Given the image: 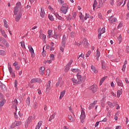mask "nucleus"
<instances>
[{
    "label": "nucleus",
    "mask_w": 129,
    "mask_h": 129,
    "mask_svg": "<svg viewBox=\"0 0 129 129\" xmlns=\"http://www.w3.org/2000/svg\"><path fill=\"white\" fill-rule=\"evenodd\" d=\"M97 6V2H96V0H95L94 3L93 5V10L94 11H95V8H96Z\"/></svg>",
    "instance_id": "obj_30"
},
{
    "label": "nucleus",
    "mask_w": 129,
    "mask_h": 129,
    "mask_svg": "<svg viewBox=\"0 0 129 129\" xmlns=\"http://www.w3.org/2000/svg\"><path fill=\"white\" fill-rule=\"evenodd\" d=\"M102 69L105 70L106 69V67L105 66V63L104 62V61L102 60Z\"/></svg>",
    "instance_id": "obj_27"
},
{
    "label": "nucleus",
    "mask_w": 129,
    "mask_h": 129,
    "mask_svg": "<svg viewBox=\"0 0 129 129\" xmlns=\"http://www.w3.org/2000/svg\"><path fill=\"white\" fill-rule=\"evenodd\" d=\"M58 3L60 4V5H63V4H64V1L62 0H58Z\"/></svg>",
    "instance_id": "obj_58"
},
{
    "label": "nucleus",
    "mask_w": 129,
    "mask_h": 129,
    "mask_svg": "<svg viewBox=\"0 0 129 129\" xmlns=\"http://www.w3.org/2000/svg\"><path fill=\"white\" fill-rule=\"evenodd\" d=\"M3 44H4V45H5V46L6 47H9V43L6 41V39H4V40H3V41H2Z\"/></svg>",
    "instance_id": "obj_23"
},
{
    "label": "nucleus",
    "mask_w": 129,
    "mask_h": 129,
    "mask_svg": "<svg viewBox=\"0 0 129 129\" xmlns=\"http://www.w3.org/2000/svg\"><path fill=\"white\" fill-rule=\"evenodd\" d=\"M4 104H5V101H2L0 102V107H2V106H4Z\"/></svg>",
    "instance_id": "obj_48"
},
{
    "label": "nucleus",
    "mask_w": 129,
    "mask_h": 129,
    "mask_svg": "<svg viewBox=\"0 0 129 129\" xmlns=\"http://www.w3.org/2000/svg\"><path fill=\"white\" fill-rule=\"evenodd\" d=\"M70 36H71V38H74V37H75V36H76L75 33L72 32L70 33Z\"/></svg>",
    "instance_id": "obj_43"
},
{
    "label": "nucleus",
    "mask_w": 129,
    "mask_h": 129,
    "mask_svg": "<svg viewBox=\"0 0 129 129\" xmlns=\"http://www.w3.org/2000/svg\"><path fill=\"white\" fill-rule=\"evenodd\" d=\"M123 3V0H121L119 2V3L117 4V6L119 7V6H121V5H122Z\"/></svg>",
    "instance_id": "obj_44"
},
{
    "label": "nucleus",
    "mask_w": 129,
    "mask_h": 129,
    "mask_svg": "<svg viewBox=\"0 0 129 129\" xmlns=\"http://www.w3.org/2000/svg\"><path fill=\"white\" fill-rule=\"evenodd\" d=\"M42 123H43V122L42 121H39L37 126H39V127H41V125H42Z\"/></svg>",
    "instance_id": "obj_51"
},
{
    "label": "nucleus",
    "mask_w": 129,
    "mask_h": 129,
    "mask_svg": "<svg viewBox=\"0 0 129 129\" xmlns=\"http://www.w3.org/2000/svg\"><path fill=\"white\" fill-rule=\"evenodd\" d=\"M77 79H75V78L72 79L73 83H75L76 84H81L82 82H84L85 80H86V76L82 77L81 75L78 74L77 75Z\"/></svg>",
    "instance_id": "obj_1"
},
{
    "label": "nucleus",
    "mask_w": 129,
    "mask_h": 129,
    "mask_svg": "<svg viewBox=\"0 0 129 129\" xmlns=\"http://www.w3.org/2000/svg\"><path fill=\"white\" fill-rule=\"evenodd\" d=\"M31 100V98H30V97H28V98L26 99V103L27 104H28V105H31V102H30Z\"/></svg>",
    "instance_id": "obj_24"
},
{
    "label": "nucleus",
    "mask_w": 129,
    "mask_h": 129,
    "mask_svg": "<svg viewBox=\"0 0 129 129\" xmlns=\"http://www.w3.org/2000/svg\"><path fill=\"white\" fill-rule=\"evenodd\" d=\"M106 78H107V77H104L101 79L99 83L100 86L102 85V83H103V82L106 79Z\"/></svg>",
    "instance_id": "obj_21"
},
{
    "label": "nucleus",
    "mask_w": 129,
    "mask_h": 129,
    "mask_svg": "<svg viewBox=\"0 0 129 129\" xmlns=\"http://www.w3.org/2000/svg\"><path fill=\"white\" fill-rule=\"evenodd\" d=\"M68 118L70 119V122H74L75 121V119L72 117L71 115H68Z\"/></svg>",
    "instance_id": "obj_18"
},
{
    "label": "nucleus",
    "mask_w": 129,
    "mask_h": 129,
    "mask_svg": "<svg viewBox=\"0 0 129 129\" xmlns=\"http://www.w3.org/2000/svg\"><path fill=\"white\" fill-rule=\"evenodd\" d=\"M33 107L35 109H36V108H38V103L34 102Z\"/></svg>",
    "instance_id": "obj_42"
},
{
    "label": "nucleus",
    "mask_w": 129,
    "mask_h": 129,
    "mask_svg": "<svg viewBox=\"0 0 129 129\" xmlns=\"http://www.w3.org/2000/svg\"><path fill=\"white\" fill-rule=\"evenodd\" d=\"M64 95H65V90L62 91L60 93V97H59V99H62V98H63V96H64Z\"/></svg>",
    "instance_id": "obj_25"
},
{
    "label": "nucleus",
    "mask_w": 129,
    "mask_h": 129,
    "mask_svg": "<svg viewBox=\"0 0 129 129\" xmlns=\"http://www.w3.org/2000/svg\"><path fill=\"white\" fill-rule=\"evenodd\" d=\"M90 89H91V90H92V91H93V92H94V93L95 92H96V91L97 90V88H96V86H95L94 85L91 86Z\"/></svg>",
    "instance_id": "obj_15"
},
{
    "label": "nucleus",
    "mask_w": 129,
    "mask_h": 129,
    "mask_svg": "<svg viewBox=\"0 0 129 129\" xmlns=\"http://www.w3.org/2000/svg\"><path fill=\"white\" fill-rule=\"evenodd\" d=\"M55 118V113L51 115V116L49 117V121H52V119H54Z\"/></svg>",
    "instance_id": "obj_29"
},
{
    "label": "nucleus",
    "mask_w": 129,
    "mask_h": 129,
    "mask_svg": "<svg viewBox=\"0 0 129 129\" xmlns=\"http://www.w3.org/2000/svg\"><path fill=\"white\" fill-rule=\"evenodd\" d=\"M109 3L111 6H113V0H110Z\"/></svg>",
    "instance_id": "obj_63"
},
{
    "label": "nucleus",
    "mask_w": 129,
    "mask_h": 129,
    "mask_svg": "<svg viewBox=\"0 0 129 129\" xmlns=\"http://www.w3.org/2000/svg\"><path fill=\"white\" fill-rule=\"evenodd\" d=\"M116 82H117V85L118 86H123V84H122V82L121 80H119V78H116Z\"/></svg>",
    "instance_id": "obj_11"
},
{
    "label": "nucleus",
    "mask_w": 129,
    "mask_h": 129,
    "mask_svg": "<svg viewBox=\"0 0 129 129\" xmlns=\"http://www.w3.org/2000/svg\"><path fill=\"white\" fill-rule=\"evenodd\" d=\"M22 124V122L20 121H15L13 123H12L11 125V128H15L16 126H19Z\"/></svg>",
    "instance_id": "obj_2"
},
{
    "label": "nucleus",
    "mask_w": 129,
    "mask_h": 129,
    "mask_svg": "<svg viewBox=\"0 0 129 129\" xmlns=\"http://www.w3.org/2000/svg\"><path fill=\"white\" fill-rule=\"evenodd\" d=\"M40 16L42 18H44L45 16V10L43 8H41Z\"/></svg>",
    "instance_id": "obj_17"
},
{
    "label": "nucleus",
    "mask_w": 129,
    "mask_h": 129,
    "mask_svg": "<svg viewBox=\"0 0 129 129\" xmlns=\"http://www.w3.org/2000/svg\"><path fill=\"white\" fill-rule=\"evenodd\" d=\"M73 62V60L71 59L69 63L67 65V67L64 70V71H66V72H67V71L70 70V68L71 67V64H72Z\"/></svg>",
    "instance_id": "obj_7"
},
{
    "label": "nucleus",
    "mask_w": 129,
    "mask_h": 129,
    "mask_svg": "<svg viewBox=\"0 0 129 129\" xmlns=\"http://www.w3.org/2000/svg\"><path fill=\"white\" fill-rule=\"evenodd\" d=\"M50 57L51 60H55V55L53 54H50Z\"/></svg>",
    "instance_id": "obj_40"
},
{
    "label": "nucleus",
    "mask_w": 129,
    "mask_h": 129,
    "mask_svg": "<svg viewBox=\"0 0 129 129\" xmlns=\"http://www.w3.org/2000/svg\"><path fill=\"white\" fill-rule=\"evenodd\" d=\"M15 8H17V9H20L21 8V2H18L16 4Z\"/></svg>",
    "instance_id": "obj_36"
},
{
    "label": "nucleus",
    "mask_w": 129,
    "mask_h": 129,
    "mask_svg": "<svg viewBox=\"0 0 129 129\" xmlns=\"http://www.w3.org/2000/svg\"><path fill=\"white\" fill-rule=\"evenodd\" d=\"M0 55L5 56V55H6V51L4 50H0Z\"/></svg>",
    "instance_id": "obj_31"
},
{
    "label": "nucleus",
    "mask_w": 129,
    "mask_h": 129,
    "mask_svg": "<svg viewBox=\"0 0 129 129\" xmlns=\"http://www.w3.org/2000/svg\"><path fill=\"white\" fill-rule=\"evenodd\" d=\"M46 91H50L51 90V81H48L46 85Z\"/></svg>",
    "instance_id": "obj_12"
},
{
    "label": "nucleus",
    "mask_w": 129,
    "mask_h": 129,
    "mask_svg": "<svg viewBox=\"0 0 129 129\" xmlns=\"http://www.w3.org/2000/svg\"><path fill=\"white\" fill-rule=\"evenodd\" d=\"M122 94V89H120V90H118L117 92V97H119L120 95Z\"/></svg>",
    "instance_id": "obj_22"
},
{
    "label": "nucleus",
    "mask_w": 129,
    "mask_h": 129,
    "mask_svg": "<svg viewBox=\"0 0 129 129\" xmlns=\"http://www.w3.org/2000/svg\"><path fill=\"white\" fill-rule=\"evenodd\" d=\"M42 56L46 57V51H44V47L43 48Z\"/></svg>",
    "instance_id": "obj_53"
},
{
    "label": "nucleus",
    "mask_w": 129,
    "mask_h": 129,
    "mask_svg": "<svg viewBox=\"0 0 129 129\" xmlns=\"http://www.w3.org/2000/svg\"><path fill=\"white\" fill-rule=\"evenodd\" d=\"M91 69L92 70V72H94V73H97V70H96V69H95L94 66L92 65L91 66Z\"/></svg>",
    "instance_id": "obj_19"
},
{
    "label": "nucleus",
    "mask_w": 129,
    "mask_h": 129,
    "mask_svg": "<svg viewBox=\"0 0 129 129\" xmlns=\"http://www.w3.org/2000/svg\"><path fill=\"white\" fill-rule=\"evenodd\" d=\"M61 42L66 43V36L64 35V34L63 35L62 39L61 40Z\"/></svg>",
    "instance_id": "obj_38"
},
{
    "label": "nucleus",
    "mask_w": 129,
    "mask_h": 129,
    "mask_svg": "<svg viewBox=\"0 0 129 129\" xmlns=\"http://www.w3.org/2000/svg\"><path fill=\"white\" fill-rule=\"evenodd\" d=\"M18 12H19V8H18L17 7H15L14 8V15L15 16L17 15V13H18Z\"/></svg>",
    "instance_id": "obj_32"
},
{
    "label": "nucleus",
    "mask_w": 129,
    "mask_h": 129,
    "mask_svg": "<svg viewBox=\"0 0 129 129\" xmlns=\"http://www.w3.org/2000/svg\"><path fill=\"white\" fill-rule=\"evenodd\" d=\"M107 104H108V105L109 106V107H111V108H112V103H111V102L108 101V102H107Z\"/></svg>",
    "instance_id": "obj_47"
},
{
    "label": "nucleus",
    "mask_w": 129,
    "mask_h": 129,
    "mask_svg": "<svg viewBox=\"0 0 129 129\" xmlns=\"http://www.w3.org/2000/svg\"><path fill=\"white\" fill-rule=\"evenodd\" d=\"M8 69H9V71L10 73H12V67H11V66L8 67Z\"/></svg>",
    "instance_id": "obj_55"
},
{
    "label": "nucleus",
    "mask_w": 129,
    "mask_h": 129,
    "mask_svg": "<svg viewBox=\"0 0 129 129\" xmlns=\"http://www.w3.org/2000/svg\"><path fill=\"white\" fill-rule=\"evenodd\" d=\"M125 68H126V66L125 64H123L122 68V71L124 72L125 71Z\"/></svg>",
    "instance_id": "obj_49"
},
{
    "label": "nucleus",
    "mask_w": 129,
    "mask_h": 129,
    "mask_svg": "<svg viewBox=\"0 0 129 129\" xmlns=\"http://www.w3.org/2000/svg\"><path fill=\"white\" fill-rule=\"evenodd\" d=\"M103 5V3H102V0H99V6H98V8H100V7L102 6Z\"/></svg>",
    "instance_id": "obj_39"
},
{
    "label": "nucleus",
    "mask_w": 129,
    "mask_h": 129,
    "mask_svg": "<svg viewBox=\"0 0 129 129\" xmlns=\"http://www.w3.org/2000/svg\"><path fill=\"white\" fill-rule=\"evenodd\" d=\"M67 11H68V6H64L60 8V11L62 14H66Z\"/></svg>",
    "instance_id": "obj_4"
},
{
    "label": "nucleus",
    "mask_w": 129,
    "mask_h": 129,
    "mask_svg": "<svg viewBox=\"0 0 129 129\" xmlns=\"http://www.w3.org/2000/svg\"><path fill=\"white\" fill-rule=\"evenodd\" d=\"M66 19H67V21H69V20L71 21V19H72V18H71V15L69 14V15L67 16V17Z\"/></svg>",
    "instance_id": "obj_45"
},
{
    "label": "nucleus",
    "mask_w": 129,
    "mask_h": 129,
    "mask_svg": "<svg viewBox=\"0 0 129 129\" xmlns=\"http://www.w3.org/2000/svg\"><path fill=\"white\" fill-rule=\"evenodd\" d=\"M62 46L63 48H65V46H66V42H61Z\"/></svg>",
    "instance_id": "obj_60"
},
{
    "label": "nucleus",
    "mask_w": 129,
    "mask_h": 129,
    "mask_svg": "<svg viewBox=\"0 0 129 129\" xmlns=\"http://www.w3.org/2000/svg\"><path fill=\"white\" fill-rule=\"evenodd\" d=\"M0 85L3 91H6V90H7V87L6 86V85L3 84V83H1Z\"/></svg>",
    "instance_id": "obj_16"
},
{
    "label": "nucleus",
    "mask_w": 129,
    "mask_h": 129,
    "mask_svg": "<svg viewBox=\"0 0 129 129\" xmlns=\"http://www.w3.org/2000/svg\"><path fill=\"white\" fill-rule=\"evenodd\" d=\"M113 17V16H111L109 18V22L111 23L112 24V23H114V22H116L117 20L116 19V18H112Z\"/></svg>",
    "instance_id": "obj_9"
},
{
    "label": "nucleus",
    "mask_w": 129,
    "mask_h": 129,
    "mask_svg": "<svg viewBox=\"0 0 129 129\" xmlns=\"http://www.w3.org/2000/svg\"><path fill=\"white\" fill-rule=\"evenodd\" d=\"M97 60H98L99 56H100V52L99 51V49L97 50V53L96 54Z\"/></svg>",
    "instance_id": "obj_26"
},
{
    "label": "nucleus",
    "mask_w": 129,
    "mask_h": 129,
    "mask_svg": "<svg viewBox=\"0 0 129 129\" xmlns=\"http://www.w3.org/2000/svg\"><path fill=\"white\" fill-rule=\"evenodd\" d=\"M52 30H48V34L49 35V36H51V34H52Z\"/></svg>",
    "instance_id": "obj_57"
},
{
    "label": "nucleus",
    "mask_w": 129,
    "mask_h": 129,
    "mask_svg": "<svg viewBox=\"0 0 129 129\" xmlns=\"http://www.w3.org/2000/svg\"><path fill=\"white\" fill-rule=\"evenodd\" d=\"M85 113L84 112V110H82L81 115H80V118L81 119V122L83 123L84 122V119H85Z\"/></svg>",
    "instance_id": "obj_3"
},
{
    "label": "nucleus",
    "mask_w": 129,
    "mask_h": 129,
    "mask_svg": "<svg viewBox=\"0 0 129 129\" xmlns=\"http://www.w3.org/2000/svg\"><path fill=\"white\" fill-rule=\"evenodd\" d=\"M97 103V100H95L93 103L90 104L89 106V109H91L92 108H93L94 106H95V105Z\"/></svg>",
    "instance_id": "obj_10"
},
{
    "label": "nucleus",
    "mask_w": 129,
    "mask_h": 129,
    "mask_svg": "<svg viewBox=\"0 0 129 129\" xmlns=\"http://www.w3.org/2000/svg\"><path fill=\"white\" fill-rule=\"evenodd\" d=\"M84 42V46L85 48H88V46H89V43H88V41H87V39H83Z\"/></svg>",
    "instance_id": "obj_13"
},
{
    "label": "nucleus",
    "mask_w": 129,
    "mask_h": 129,
    "mask_svg": "<svg viewBox=\"0 0 129 129\" xmlns=\"http://www.w3.org/2000/svg\"><path fill=\"white\" fill-rule=\"evenodd\" d=\"M21 18H22V13H19V15L16 16L15 21H16V22H19L21 19Z\"/></svg>",
    "instance_id": "obj_14"
},
{
    "label": "nucleus",
    "mask_w": 129,
    "mask_h": 129,
    "mask_svg": "<svg viewBox=\"0 0 129 129\" xmlns=\"http://www.w3.org/2000/svg\"><path fill=\"white\" fill-rule=\"evenodd\" d=\"M101 35H102V33L101 32L98 34V39H101Z\"/></svg>",
    "instance_id": "obj_61"
},
{
    "label": "nucleus",
    "mask_w": 129,
    "mask_h": 129,
    "mask_svg": "<svg viewBox=\"0 0 129 129\" xmlns=\"http://www.w3.org/2000/svg\"><path fill=\"white\" fill-rule=\"evenodd\" d=\"M0 31L1 32L3 37L4 38H7V34H6V32H5V30H3V29L1 28L0 29Z\"/></svg>",
    "instance_id": "obj_20"
},
{
    "label": "nucleus",
    "mask_w": 129,
    "mask_h": 129,
    "mask_svg": "<svg viewBox=\"0 0 129 129\" xmlns=\"http://www.w3.org/2000/svg\"><path fill=\"white\" fill-rule=\"evenodd\" d=\"M28 48L29 49L30 53H31V57L34 58V57H35V54H34L35 52H34V49H33V47H32L31 45H29L28 46Z\"/></svg>",
    "instance_id": "obj_8"
},
{
    "label": "nucleus",
    "mask_w": 129,
    "mask_h": 129,
    "mask_svg": "<svg viewBox=\"0 0 129 129\" xmlns=\"http://www.w3.org/2000/svg\"><path fill=\"white\" fill-rule=\"evenodd\" d=\"M56 18L58 19V20H60L61 21H64V19H63L61 16H59V15H56L55 16Z\"/></svg>",
    "instance_id": "obj_35"
},
{
    "label": "nucleus",
    "mask_w": 129,
    "mask_h": 129,
    "mask_svg": "<svg viewBox=\"0 0 129 129\" xmlns=\"http://www.w3.org/2000/svg\"><path fill=\"white\" fill-rule=\"evenodd\" d=\"M14 83H15V87L17 88V87H18V81L17 80H15Z\"/></svg>",
    "instance_id": "obj_54"
},
{
    "label": "nucleus",
    "mask_w": 129,
    "mask_h": 129,
    "mask_svg": "<svg viewBox=\"0 0 129 129\" xmlns=\"http://www.w3.org/2000/svg\"><path fill=\"white\" fill-rule=\"evenodd\" d=\"M64 48H65V47H64L63 46L60 47V51H61V52H64Z\"/></svg>",
    "instance_id": "obj_62"
},
{
    "label": "nucleus",
    "mask_w": 129,
    "mask_h": 129,
    "mask_svg": "<svg viewBox=\"0 0 129 129\" xmlns=\"http://www.w3.org/2000/svg\"><path fill=\"white\" fill-rule=\"evenodd\" d=\"M91 54V51L89 50L88 52L86 54V58L89 57V55Z\"/></svg>",
    "instance_id": "obj_41"
},
{
    "label": "nucleus",
    "mask_w": 129,
    "mask_h": 129,
    "mask_svg": "<svg viewBox=\"0 0 129 129\" xmlns=\"http://www.w3.org/2000/svg\"><path fill=\"white\" fill-rule=\"evenodd\" d=\"M84 18V16H83V15H82V13H81V15L80 16V20H83Z\"/></svg>",
    "instance_id": "obj_59"
},
{
    "label": "nucleus",
    "mask_w": 129,
    "mask_h": 129,
    "mask_svg": "<svg viewBox=\"0 0 129 129\" xmlns=\"http://www.w3.org/2000/svg\"><path fill=\"white\" fill-rule=\"evenodd\" d=\"M118 38L117 43L118 44H120L121 43V35H120Z\"/></svg>",
    "instance_id": "obj_33"
},
{
    "label": "nucleus",
    "mask_w": 129,
    "mask_h": 129,
    "mask_svg": "<svg viewBox=\"0 0 129 129\" xmlns=\"http://www.w3.org/2000/svg\"><path fill=\"white\" fill-rule=\"evenodd\" d=\"M101 34H104V33H105V29H102L101 30L100 32Z\"/></svg>",
    "instance_id": "obj_52"
},
{
    "label": "nucleus",
    "mask_w": 129,
    "mask_h": 129,
    "mask_svg": "<svg viewBox=\"0 0 129 129\" xmlns=\"http://www.w3.org/2000/svg\"><path fill=\"white\" fill-rule=\"evenodd\" d=\"M121 128V126L119 125V126H116L115 129H120Z\"/></svg>",
    "instance_id": "obj_64"
},
{
    "label": "nucleus",
    "mask_w": 129,
    "mask_h": 129,
    "mask_svg": "<svg viewBox=\"0 0 129 129\" xmlns=\"http://www.w3.org/2000/svg\"><path fill=\"white\" fill-rule=\"evenodd\" d=\"M50 73H51V71H50L49 69H47L46 70V75H47L48 76H49L50 75Z\"/></svg>",
    "instance_id": "obj_46"
},
{
    "label": "nucleus",
    "mask_w": 129,
    "mask_h": 129,
    "mask_svg": "<svg viewBox=\"0 0 129 129\" xmlns=\"http://www.w3.org/2000/svg\"><path fill=\"white\" fill-rule=\"evenodd\" d=\"M52 37L54 39H58V35L54 34Z\"/></svg>",
    "instance_id": "obj_50"
},
{
    "label": "nucleus",
    "mask_w": 129,
    "mask_h": 129,
    "mask_svg": "<svg viewBox=\"0 0 129 129\" xmlns=\"http://www.w3.org/2000/svg\"><path fill=\"white\" fill-rule=\"evenodd\" d=\"M41 82H42V80L39 78H33L30 81L31 83H41Z\"/></svg>",
    "instance_id": "obj_5"
},
{
    "label": "nucleus",
    "mask_w": 129,
    "mask_h": 129,
    "mask_svg": "<svg viewBox=\"0 0 129 129\" xmlns=\"http://www.w3.org/2000/svg\"><path fill=\"white\" fill-rule=\"evenodd\" d=\"M48 19L50 20V21H54V17H53V16L50 15L49 14V15H48Z\"/></svg>",
    "instance_id": "obj_34"
},
{
    "label": "nucleus",
    "mask_w": 129,
    "mask_h": 129,
    "mask_svg": "<svg viewBox=\"0 0 129 129\" xmlns=\"http://www.w3.org/2000/svg\"><path fill=\"white\" fill-rule=\"evenodd\" d=\"M35 118H36V116L35 115H33L32 116H29L26 120L27 125L30 124V123H31V122H32V120H34L35 119Z\"/></svg>",
    "instance_id": "obj_6"
},
{
    "label": "nucleus",
    "mask_w": 129,
    "mask_h": 129,
    "mask_svg": "<svg viewBox=\"0 0 129 129\" xmlns=\"http://www.w3.org/2000/svg\"><path fill=\"white\" fill-rule=\"evenodd\" d=\"M60 83H61V81H58L56 84V87H58V86L60 85Z\"/></svg>",
    "instance_id": "obj_56"
},
{
    "label": "nucleus",
    "mask_w": 129,
    "mask_h": 129,
    "mask_svg": "<svg viewBox=\"0 0 129 129\" xmlns=\"http://www.w3.org/2000/svg\"><path fill=\"white\" fill-rule=\"evenodd\" d=\"M76 16H77V13L76 12H74L72 14V19H73V20H75V19H76Z\"/></svg>",
    "instance_id": "obj_28"
},
{
    "label": "nucleus",
    "mask_w": 129,
    "mask_h": 129,
    "mask_svg": "<svg viewBox=\"0 0 129 129\" xmlns=\"http://www.w3.org/2000/svg\"><path fill=\"white\" fill-rule=\"evenodd\" d=\"M40 70H41V74L43 75L44 72L45 71V68H43V67H41L40 68Z\"/></svg>",
    "instance_id": "obj_37"
}]
</instances>
